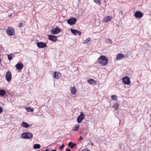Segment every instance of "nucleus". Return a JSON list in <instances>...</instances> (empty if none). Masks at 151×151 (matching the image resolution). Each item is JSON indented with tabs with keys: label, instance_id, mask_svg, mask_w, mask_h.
<instances>
[{
	"label": "nucleus",
	"instance_id": "nucleus-24",
	"mask_svg": "<svg viewBox=\"0 0 151 151\" xmlns=\"http://www.w3.org/2000/svg\"><path fill=\"white\" fill-rule=\"evenodd\" d=\"M105 43L106 44H111L112 43V41L111 39L107 38L105 40Z\"/></svg>",
	"mask_w": 151,
	"mask_h": 151
},
{
	"label": "nucleus",
	"instance_id": "nucleus-21",
	"mask_svg": "<svg viewBox=\"0 0 151 151\" xmlns=\"http://www.w3.org/2000/svg\"><path fill=\"white\" fill-rule=\"evenodd\" d=\"M8 57L9 60H11L13 58L15 57V55L14 54H9L8 55Z\"/></svg>",
	"mask_w": 151,
	"mask_h": 151
},
{
	"label": "nucleus",
	"instance_id": "nucleus-14",
	"mask_svg": "<svg viewBox=\"0 0 151 151\" xmlns=\"http://www.w3.org/2000/svg\"><path fill=\"white\" fill-rule=\"evenodd\" d=\"M61 74L60 72L55 71L54 73V76L55 78L58 79L61 76Z\"/></svg>",
	"mask_w": 151,
	"mask_h": 151
},
{
	"label": "nucleus",
	"instance_id": "nucleus-28",
	"mask_svg": "<svg viewBox=\"0 0 151 151\" xmlns=\"http://www.w3.org/2000/svg\"><path fill=\"white\" fill-rule=\"evenodd\" d=\"M91 40L90 38H88L85 40L83 42L84 44L87 43Z\"/></svg>",
	"mask_w": 151,
	"mask_h": 151
},
{
	"label": "nucleus",
	"instance_id": "nucleus-40",
	"mask_svg": "<svg viewBox=\"0 0 151 151\" xmlns=\"http://www.w3.org/2000/svg\"><path fill=\"white\" fill-rule=\"evenodd\" d=\"M91 145L92 146L93 145V143H92V142L91 143Z\"/></svg>",
	"mask_w": 151,
	"mask_h": 151
},
{
	"label": "nucleus",
	"instance_id": "nucleus-12",
	"mask_svg": "<svg viewBox=\"0 0 151 151\" xmlns=\"http://www.w3.org/2000/svg\"><path fill=\"white\" fill-rule=\"evenodd\" d=\"M48 39L50 40L53 42H55L58 40L57 37L56 36L52 35H49L48 36Z\"/></svg>",
	"mask_w": 151,
	"mask_h": 151
},
{
	"label": "nucleus",
	"instance_id": "nucleus-37",
	"mask_svg": "<svg viewBox=\"0 0 151 151\" xmlns=\"http://www.w3.org/2000/svg\"><path fill=\"white\" fill-rule=\"evenodd\" d=\"M66 151H71V150L70 149H66Z\"/></svg>",
	"mask_w": 151,
	"mask_h": 151
},
{
	"label": "nucleus",
	"instance_id": "nucleus-29",
	"mask_svg": "<svg viewBox=\"0 0 151 151\" xmlns=\"http://www.w3.org/2000/svg\"><path fill=\"white\" fill-rule=\"evenodd\" d=\"M111 98L114 100H116L117 99V97L116 95H113L111 96Z\"/></svg>",
	"mask_w": 151,
	"mask_h": 151
},
{
	"label": "nucleus",
	"instance_id": "nucleus-15",
	"mask_svg": "<svg viewBox=\"0 0 151 151\" xmlns=\"http://www.w3.org/2000/svg\"><path fill=\"white\" fill-rule=\"evenodd\" d=\"M124 57V55L122 53H119L118 54L116 58V60H119L123 59Z\"/></svg>",
	"mask_w": 151,
	"mask_h": 151
},
{
	"label": "nucleus",
	"instance_id": "nucleus-36",
	"mask_svg": "<svg viewBox=\"0 0 151 151\" xmlns=\"http://www.w3.org/2000/svg\"><path fill=\"white\" fill-rule=\"evenodd\" d=\"M83 138L82 136L80 137L79 138V141H80V140H82Z\"/></svg>",
	"mask_w": 151,
	"mask_h": 151
},
{
	"label": "nucleus",
	"instance_id": "nucleus-5",
	"mask_svg": "<svg viewBox=\"0 0 151 151\" xmlns=\"http://www.w3.org/2000/svg\"><path fill=\"white\" fill-rule=\"evenodd\" d=\"M122 80L125 84L129 85L130 84V79L128 76H125L123 78Z\"/></svg>",
	"mask_w": 151,
	"mask_h": 151
},
{
	"label": "nucleus",
	"instance_id": "nucleus-8",
	"mask_svg": "<svg viewBox=\"0 0 151 151\" xmlns=\"http://www.w3.org/2000/svg\"><path fill=\"white\" fill-rule=\"evenodd\" d=\"M77 21L76 19L75 18H71L67 20L68 23L70 25L74 24Z\"/></svg>",
	"mask_w": 151,
	"mask_h": 151
},
{
	"label": "nucleus",
	"instance_id": "nucleus-35",
	"mask_svg": "<svg viewBox=\"0 0 151 151\" xmlns=\"http://www.w3.org/2000/svg\"><path fill=\"white\" fill-rule=\"evenodd\" d=\"M120 13L121 14V15H122L123 14V12L122 11H121L120 12Z\"/></svg>",
	"mask_w": 151,
	"mask_h": 151
},
{
	"label": "nucleus",
	"instance_id": "nucleus-17",
	"mask_svg": "<svg viewBox=\"0 0 151 151\" xmlns=\"http://www.w3.org/2000/svg\"><path fill=\"white\" fill-rule=\"evenodd\" d=\"M88 82L90 84L96 85L97 84L96 81L92 79H88Z\"/></svg>",
	"mask_w": 151,
	"mask_h": 151
},
{
	"label": "nucleus",
	"instance_id": "nucleus-22",
	"mask_svg": "<svg viewBox=\"0 0 151 151\" xmlns=\"http://www.w3.org/2000/svg\"><path fill=\"white\" fill-rule=\"evenodd\" d=\"M119 104L118 103H114L113 105V107L114 108V109L115 110H116L118 109L119 107Z\"/></svg>",
	"mask_w": 151,
	"mask_h": 151
},
{
	"label": "nucleus",
	"instance_id": "nucleus-6",
	"mask_svg": "<svg viewBox=\"0 0 151 151\" xmlns=\"http://www.w3.org/2000/svg\"><path fill=\"white\" fill-rule=\"evenodd\" d=\"M5 77L6 80L8 82H10L12 78V74L11 72L9 71H7L6 73Z\"/></svg>",
	"mask_w": 151,
	"mask_h": 151
},
{
	"label": "nucleus",
	"instance_id": "nucleus-7",
	"mask_svg": "<svg viewBox=\"0 0 151 151\" xmlns=\"http://www.w3.org/2000/svg\"><path fill=\"white\" fill-rule=\"evenodd\" d=\"M143 13L139 11H137L134 13V16L137 18L139 19L141 18L143 16Z\"/></svg>",
	"mask_w": 151,
	"mask_h": 151
},
{
	"label": "nucleus",
	"instance_id": "nucleus-38",
	"mask_svg": "<svg viewBox=\"0 0 151 151\" xmlns=\"http://www.w3.org/2000/svg\"><path fill=\"white\" fill-rule=\"evenodd\" d=\"M51 151H57V150L55 149H54L51 150Z\"/></svg>",
	"mask_w": 151,
	"mask_h": 151
},
{
	"label": "nucleus",
	"instance_id": "nucleus-4",
	"mask_svg": "<svg viewBox=\"0 0 151 151\" xmlns=\"http://www.w3.org/2000/svg\"><path fill=\"white\" fill-rule=\"evenodd\" d=\"M85 115L83 113L81 112L77 118V122L78 123H81L85 118Z\"/></svg>",
	"mask_w": 151,
	"mask_h": 151
},
{
	"label": "nucleus",
	"instance_id": "nucleus-2",
	"mask_svg": "<svg viewBox=\"0 0 151 151\" xmlns=\"http://www.w3.org/2000/svg\"><path fill=\"white\" fill-rule=\"evenodd\" d=\"M32 136V134L29 132L23 133L22 134V137L25 139H30Z\"/></svg>",
	"mask_w": 151,
	"mask_h": 151
},
{
	"label": "nucleus",
	"instance_id": "nucleus-41",
	"mask_svg": "<svg viewBox=\"0 0 151 151\" xmlns=\"http://www.w3.org/2000/svg\"><path fill=\"white\" fill-rule=\"evenodd\" d=\"M47 151V150H46V149L45 150H44V151Z\"/></svg>",
	"mask_w": 151,
	"mask_h": 151
},
{
	"label": "nucleus",
	"instance_id": "nucleus-11",
	"mask_svg": "<svg viewBox=\"0 0 151 151\" xmlns=\"http://www.w3.org/2000/svg\"><path fill=\"white\" fill-rule=\"evenodd\" d=\"M70 31L75 36H77L78 35L80 36L81 35V32L79 31H78L76 29H71Z\"/></svg>",
	"mask_w": 151,
	"mask_h": 151
},
{
	"label": "nucleus",
	"instance_id": "nucleus-20",
	"mask_svg": "<svg viewBox=\"0 0 151 151\" xmlns=\"http://www.w3.org/2000/svg\"><path fill=\"white\" fill-rule=\"evenodd\" d=\"M76 145V143H73L72 142H70L68 144V146L71 148H73Z\"/></svg>",
	"mask_w": 151,
	"mask_h": 151
},
{
	"label": "nucleus",
	"instance_id": "nucleus-26",
	"mask_svg": "<svg viewBox=\"0 0 151 151\" xmlns=\"http://www.w3.org/2000/svg\"><path fill=\"white\" fill-rule=\"evenodd\" d=\"M6 94L4 90H0V96H4Z\"/></svg>",
	"mask_w": 151,
	"mask_h": 151
},
{
	"label": "nucleus",
	"instance_id": "nucleus-39",
	"mask_svg": "<svg viewBox=\"0 0 151 151\" xmlns=\"http://www.w3.org/2000/svg\"><path fill=\"white\" fill-rule=\"evenodd\" d=\"M12 14H10L9 15V17H10L12 16Z\"/></svg>",
	"mask_w": 151,
	"mask_h": 151
},
{
	"label": "nucleus",
	"instance_id": "nucleus-30",
	"mask_svg": "<svg viewBox=\"0 0 151 151\" xmlns=\"http://www.w3.org/2000/svg\"><path fill=\"white\" fill-rule=\"evenodd\" d=\"M94 1L96 2L97 4H98L99 5H101V3L100 2V0H93Z\"/></svg>",
	"mask_w": 151,
	"mask_h": 151
},
{
	"label": "nucleus",
	"instance_id": "nucleus-34",
	"mask_svg": "<svg viewBox=\"0 0 151 151\" xmlns=\"http://www.w3.org/2000/svg\"><path fill=\"white\" fill-rule=\"evenodd\" d=\"M2 111H3L2 108L1 107H0V113H1Z\"/></svg>",
	"mask_w": 151,
	"mask_h": 151
},
{
	"label": "nucleus",
	"instance_id": "nucleus-1",
	"mask_svg": "<svg viewBox=\"0 0 151 151\" xmlns=\"http://www.w3.org/2000/svg\"><path fill=\"white\" fill-rule=\"evenodd\" d=\"M98 63L102 66L106 65L108 63V60L105 56L101 55L98 59Z\"/></svg>",
	"mask_w": 151,
	"mask_h": 151
},
{
	"label": "nucleus",
	"instance_id": "nucleus-23",
	"mask_svg": "<svg viewBox=\"0 0 151 151\" xmlns=\"http://www.w3.org/2000/svg\"><path fill=\"white\" fill-rule=\"evenodd\" d=\"M80 125L79 124H76V125L73 127V130L75 131H77Z\"/></svg>",
	"mask_w": 151,
	"mask_h": 151
},
{
	"label": "nucleus",
	"instance_id": "nucleus-18",
	"mask_svg": "<svg viewBox=\"0 0 151 151\" xmlns=\"http://www.w3.org/2000/svg\"><path fill=\"white\" fill-rule=\"evenodd\" d=\"M15 67L17 69L21 70L23 67V65L21 63H18L15 65Z\"/></svg>",
	"mask_w": 151,
	"mask_h": 151
},
{
	"label": "nucleus",
	"instance_id": "nucleus-25",
	"mask_svg": "<svg viewBox=\"0 0 151 151\" xmlns=\"http://www.w3.org/2000/svg\"><path fill=\"white\" fill-rule=\"evenodd\" d=\"M40 147V145L39 144H35L34 145L33 148L34 149H38Z\"/></svg>",
	"mask_w": 151,
	"mask_h": 151
},
{
	"label": "nucleus",
	"instance_id": "nucleus-16",
	"mask_svg": "<svg viewBox=\"0 0 151 151\" xmlns=\"http://www.w3.org/2000/svg\"><path fill=\"white\" fill-rule=\"evenodd\" d=\"M70 91L71 93L73 94H75L77 92V89L75 86L71 87Z\"/></svg>",
	"mask_w": 151,
	"mask_h": 151
},
{
	"label": "nucleus",
	"instance_id": "nucleus-32",
	"mask_svg": "<svg viewBox=\"0 0 151 151\" xmlns=\"http://www.w3.org/2000/svg\"><path fill=\"white\" fill-rule=\"evenodd\" d=\"M23 24L22 22H20L18 25V27H21L22 26Z\"/></svg>",
	"mask_w": 151,
	"mask_h": 151
},
{
	"label": "nucleus",
	"instance_id": "nucleus-13",
	"mask_svg": "<svg viewBox=\"0 0 151 151\" xmlns=\"http://www.w3.org/2000/svg\"><path fill=\"white\" fill-rule=\"evenodd\" d=\"M112 17L107 16L105 17L103 19V22L105 23H107L112 19Z\"/></svg>",
	"mask_w": 151,
	"mask_h": 151
},
{
	"label": "nucleus",
	"instance_id": "nucleus-9",
	"mask_svg": "<svg viewBox=\"0 0 151 151\" xmlns=\"http://www.w3.org/2000/svg\"><path fill=\"white\" fill-rule=\"evenodd\" d=\"M61 31V29L58 28L56 27L51 30V33L53 35L57 34Z\"/></svg>",
	"mask_w": 151,
	"mask_h": 151
},
{
	"label": "nucleus",
	"instance_id": "nucleus-27",
	"mask_svg": "<svg viewBox=\"0 0 151 151\" xmlns=\"http://www.w3.org/2000/svg\"><path fill=\"white\" fill-rule=\"evenodd\" d=\"M25 109L28 112H32L33 111V109L30 107H26L25 108Z\"/></svg>",
	"mask_w": 151,
	"mask_h": 151
},
{
	"label": "nucleus",
	"instance_id": "nucleus-19",
	"mask_svg": "<svg viewBox=\"0 0 151 151\" xmlns=\"http://www.w3.org/2000/svg\"><path fill=\"white\" fill-rule=\"evenodd\" d=\"M21 126L24 128H27L29 125L26 122H23L21 124Z\"/></svg>",
	"mask_w": 151,
	"mask_h": 151
},
{
	"label": "nucleus",
	"instance_id": "nucleus-31",
	"mask_svg": "<svg viewBox=\"0 0 151 151\" xmlns=\"http://www.w3.org/2000/svg\"><path fill=\"white\" fill-rule=\"evenodd\" d=\"M82 151H90V150L88 148H86L83 149Z\"/></svg>",
	"mask_w": 151,
	"mask_h": 151
},
{
	"label": "nucleus",
	"instance_id": "nucleus-3",
	"mask_svg": "<svg viewBox=\"0 0 151 151\" xmlns=\"http://www.w3.org/2000/svg\"><path fill=\"white\" fill-rule=\"evenodd\" d=\"M7 34L10 36H12L15 34V30L14 28L11 27H9L7 30Z\"/></svg>",
	"mask_w": 151,
	"mask_h": 151
},
{
	"label": "nucleus",
	"instance_id": "nucleus-33",
	"mask_svg": "<svg viewBox=\"0 0 151 151\" xmlns=\"http://www.w3.org/2000/svg\"><path fill=\"white\" fill-rule=\"evenodd\" d=\"M64 147V145L63 144L60 146V149L61 150H62V149Z\"/></svg>",
	"mask_w": 151,
	"mask_h": 151
},
{
	"label": "nucleus",
	"instance_id": "nucleus-10",
	"mask_svg": "<svg viewBox=\"0 0 151 151\" xmlns=\"http://www.w3.org/2000/svg\"><path fill=\"white\" fill-rule=\"evenodd\" d=\"M37 46L39 48H42L46 47L47 45L46 43L42 42H38L37 43Z\"/></svg>",
	"mask_w": 151,
	"mask_h": 151
}]
</instances>
